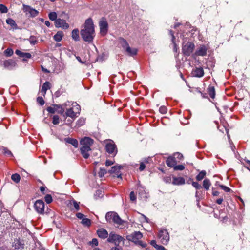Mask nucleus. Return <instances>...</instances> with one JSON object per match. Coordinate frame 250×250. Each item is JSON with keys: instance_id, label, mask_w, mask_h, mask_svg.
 I'll return each mask as SVG.
<instances>
[{"instance_id": "nucleus-1", "label": "nucleus", "mask_w": 250, "mask_h": 250, "mask_svg": "<svg viewBox=\"0 0 250 250\" xmlns=\"http://www.w3.org/2000/svg\"><path fill=\"white\" fill-rule=\"evenodd\" d=\"M82 39L87 42H91L95 36L94 25L92 20L90 18L87 19L83 25V28L80 32Z\"/></svg>"}, {"instance_id": "nucleus-2", "label": "nucleus", "mask_w": 250, "mask_h": 250, "mask_svg": "<svg viewBox=\"0 0 250 250\" xmlns=\"http://www.w3.org/2000/svg\"><path fill=\"white\" fill-rule=\"evenodd\" d=\"M143 237L142 233L140 231H135L130 235L126 236V239L130 241H132L136 245L141 246L143 248H145L146 246V244L143 243L141 241V238Z\"/></svg>"}, {"instance_id": "nucleus-3", "label": "nucleus", "mask_w": 250, "mask_h": 250, "mask_svg": "<svg viewBox=\"0 0 250 250\" xmlns=\"http://www.w3.org/2000/svg\"><path fill=\"white\" fill-rule=\"evenodd\" d=\"M124 241V239L122 236L116 234L114 232H111L107 239L108 242L113 243L116 246H119L120 243Z\"/></svg>"}, {"instance_id": "nucleus-4", "label": "nucleus", "mask_w": 250, "mask_h": 250, "mask_svg": "<svg viewBox=\"0 0 250 250\" xmlns=\"http://www.w3.org/2000/svg\"><path fill=\"white\" fill-rule=\"evenodd\" d=\"M195 48L193 43L191 42H183L182 46V52L185 56H189L193 52Z\"/></svg>"}, {"instance_id": "nucleus-5", "label": "nucleus", "mask_w": 250, "mask_h": 250, "mask_svg": "<svg viewBox=\"0 0 250 250\" xmlns=\"http://www.w3.org/2000/svg\"><path fill=\"white\" fill-rule=\"evenodd\" d=\"M105 149L109 154L115 156L117 153V148L114 141L111 140L107 141L105 145Z\"/></svg>"}, {"instance_id": "nucleus-6", "label": "nucleus", "mask_w": 250, "mask_h": 250, "mask_svg": "<svg viewBox=\"0 0 250 250\" xmlns=\"http://www.w3.org/2000/svg\"><path fill=\"white\" fill-rule=\"evenodd\" d=\"M158 237L163 244H167L169 240V234L166 229H162L159 231Z\"/></svg>"}, {"instance_id": "nucleus-7", "label": "nucleus", "mask_w": 250, "mask_h": 250, "mask_svg": "<svg viewBox=\"0 0 250 250\" xmlns=\"http://www.w3.org/2000/svg\"><path fill=\"white\" fill-rule=\"evenodd\" d=\"M100 33L102 35H105L108 31V23L105 19L102 18L99 22Z\"/></svg>"}, {"instance_id": "nucleus-8", "label": "nucleus", "mask_w": 250, "mask_h": 250, "mask_svg": "<svg viewBox=\"0 0 250 250\" xmlns=\"http://www.w3.org/2000/svg\"><path fill=\"white\" fill-rule=\"evenodd\" d=\"M34 208L38 213L40 214L43 213L44 211V203L43 201L41 200H37L34 204Z\"/></svg>"}, {"instance_id": "nucleus-9", "label": "nucleus", "mask_w": 250, "mask_h": 250, "mask_svg": "<svg viewBox=\"0 0 250 250\" xmlns=\"http://www.w3.org/2000/svg\"><path fill=\"white\" fill-rule=\"evenodd\" d=\"M55 25L57 28H62L64 29H68L69 27V24L64 20L57 19L55 21Z\"/></svg>"}, {"instance_id": "nucleus-10", "label": "nucleus", "mask_w": 250, "mask_h": 250, "mask_svg": "<svg viewBox=\"0 0 250 250\" xmlns=\"http://www.w3.org/2000/svg\"><path fill=\"white\" fill-rule=\"evenodd\" d=\"M23 10L25 12L30 14V16L32 17H36L39 14V12L37 10H35V9H33L30 6L26 5L24 4L23 5Z\"/></svg>"}, {"instance_id": "nucleus-11", "label": "nucleus", "mask_w": 250, "mask_h": 250, "mask_svg": "<svg viewBox=\"0 0 250 250\" xmlns=\"http://www.w3.org/2000/svg\"><path fill=\"white\" fill-rule=\"evenodd\" d=\"M193 76L198 78H201L204 75V71L202 67H195L193 69L191 72Z\"/></svg>"}, {"instance_id": "nucleus-12", "label": "nucleus", "mask_w": 250, "mask_h": 250, "mask_svg": "<svg viewBox=\"0 0 250 250\" xmlns=\"http://www.w3.org/2000/svg\"><path fill=\"white\" fill-rule=\"evenodd\" d=\"M91 150L90 147L88 146H82L80 148L81 154L85 159H87L89 156V152Z\"/></svg>"}, {"instance_id": "nucleus-13", "label": "nucleus", "mask_w": 250, "mask_h": 250, "mask_svg": "<svg viewBox=\"0 0 250 250\" xmlns=\"http://www.w3.org/2000/svg\"><path fill=\"white\" fill-rule=\"evenodd\" d=\"M93 143V140L88 137H85L80 141V144L82 146H88L89 147H90Z\"/></svg>"}, {"instance_id": "nucleus-14", "label": "nucleus", "mask_w": 250, "mask_h": 250, "mask_svg": "<svg viewBox=\"0 0 250 250\" xmlns=\"http://www.w3.org/2000/svg\"><path fill=\"white\" fill-rule=\"evenodd\" d=\"M3 65L5 68L11 70L16 66V62L11 59L5 60L3 62Z\"/></svg>"}, {"instance_id": "nucleus-15", "label": "nucleus", "mask_w": 250, "mask_h": 250, "mask_svg": "<svg viewBox=\"0 0 250 250\" xmlns=\"http://www.w3.org/2000/svg\"><path fill=\"white\" fill-rule=\"evenodd\" d=\"M98 236L102 239H105L108 237V232L104 229H100L97 231Z\"/></svg>"}, {"instance_id": "nucleus-16", "label": "nucleus", "mask_w": 250, "mask_h": 250, "mask_svg": "<svg viewBox=\"0 0 250 250\" xmlns=\"http://www.w3.org/2000/svg\"><path fill=\"white\" fill-rule=\"evenodd\" d=\"M177 163L175 158L173 157H169L166 160L167 165L170 167H173Z\"/></svg>"}, {"instance_id": "nucleus-17", "label": "nucleus", "mask_w": 250, "mask_h": 250, "mask_svg": "<svg viewBox=\"0 0 250 250\" xmlns=\"http://www.w3.org/2000/svg\"><path fill=\"white\" fill-rule=\"evenodd\" d=\"M207 51V47L203 45L200 47L199 49L196 51L195 55L196 56H204L206 55Z\"/></svg>"}, {"instance_id": "nucleus-18", "label": "nucleus", "mask_w": 250, "mask_h": 250, "mask_svg": "<svg viewBox=\"0 0 250 250\" xmlns=\"http://www.w3.org/2000/svg\"><path fill=\"white\" fill-rule=\"evenodd\" d=\"M15 53L20 57L24 58V59H23V61H25V58L29 59L31 58L32 56L31 54L29 53L22 52L21 51L19 50H16L15 51Z\"/></svg>"}, {"instance_id": "nucleus-19", "label": "nucleus", "mask_w": 250, "mask_h": 250, "mask_svg": "<svg viewBox=\"0 0 250 250\" xmlns=\"http://www.w3.org/2000/svg\"><path fill=\"white\" fill-rule=\"evenodd\" d=\"M113 223L119 225H122L125 222V221L123 220L118 215L117 213H116L114 217H113Z\"/></svg>"}, {"instance_id": "nucleus-20", "label": "nucleus", "mask_w": 250, "mask_h": 250, "mask_svg": "<svg viewBox=\"0 0 250 250\" xmlns=\"http://www.w3.org/2000/svg\"><path fill=\"white\" fill-rule=\"evenodd\" d=\"M125 52L128 55L133 56L137 54V50L135 48H131L129 46H128L125 49Z\"/></svg>"}, {"instance_id": "nucleus-21", "label": "nucleus", "mask_w": 250, "mask_h": 250, "mask_svg": "<svg viewBox=\"0 0 250 250\" xmlns=\"http://www.w3.org/2000/svg\"><path fill=\"white\" fill-rule=\"evenodd\" d=\"M185 181L183 177L173 178L172 183L174 185H183L185 184Z\"/></svg>"}, {"instance_id": "nucleus-22", "label": "nucleus", "mask_w": 250, "mask_h": 250, "mask_svg": "<svg viewBox=\"0 0 250 250\" xmlns=\"http://www.w3.org/2000/svg\"><path fill=\"white\" fill-rule=\"evenodd\" d=\"M116 214L115 212H108L106 214L105 219L108 222L111 223L113 221V217Z\"/></svg>"}, {"instance_id": "nucleus-23", "label": "nucleus", "mask_w": 250, "mask_h": 250, "mask_svg": "<svg viewBox=\"0 0 250 250\" xmlns=\"http://www.w3.org/2000/svg\"><path fill=\"white\" fill-rule=\"evenodd\" d=\"M65 114L66 116L71 117L73 119H75L77 116V113L74 112L72 108L67 109Z\"/></svg>"}, {"instance_id": "nucleus-24", "label": "nucleus", "mask_w": 250, "mask_h": 250, "mask_svg": "<svg viewBox=\"0 0 250 250\" xmlns=\"http://www.w3.org/2000/svg\"><path fill=\"white\" fill-rule=\"evenodd\" d=\"M64 34L62 31H59L57 32V33L54 36L53 39L56 42H60Z\"/></svg>"}, {"instance_id": "nucleus-25", "label": "nucleus", "mask_w": 250, "mask_h": 250, "mask_svg": "<svg viewBox=\"0 0 250 250\" xmlns=\"http://www.w3.org/2000/svg\"><path fill=\"white\" fill-rule=\"evenodd\" d=\"M65 141L73 145L75 147H77L78 146V142L76 139L67 138L65 139Z\"/></svg>"}, {"instance_id": "nucleus-26", "label": "nucleus", "mask_w": 250, "mask_h": 250, "mask_svg": "<svg viewBox=\"0 0 250 250\" xmlns=\"http://www.w3.org/2000/svg\"><path fill=\"white\" fill-rule=\"evenodd\" d=\"M72 37L75 41H78L80 40L79 31L78 29L73 30L72 32Z\"/></svg>"}, {"instance_id": "nucleus-27", "label": "nucleus", "mask_w": 250, "mask_h": 250, "mask_svg": "<svg viewBox=\"0 0 250 250\" xmlns=\"http://www.w3.org/2000/svg\"><path fill=\"white\" fill-rule=\"evenodd\" d=\"M50 88V83L48 82L44 83L42 87L41 92L42 95H44L46 94V91Z\"/></svg>"}, {"instance_id": "nucleus-28", "label": "nucleus", "mask_w": 250, "mask_h": 250, "mask_svg": "<svg viewBox=\"0 0 250 250\" xmlns=\"http://www.w3.org/2000/svg\"><path fill=\"white\" fill-rule=\"evenodd\" d=\"M122 168L121 165L113 166L111 169L109 170L110 173H119L120 169Z\"/></svg>"}, {"instance_id": "nucleus-29", "label": "nucleus", "mask_w": 250, "mask_h": 250, "mask_svg": "<svg viewBox=\"0 0 250 250\" xmlns=\"http://www.w3.org/2000/svg\"><path fill=\"white\" fill-rule=\"evenodd\" d=\"M208 93L212 99H214L215 96V91L214 87L213 86H209L208 88Z\"/></svg>"}, {"instance_id": "nucleus-30", "label": "nucleus", "mask_w": 250, "mask_h": 250, "mask_svg": "<svg viewBox=\"0 0 250 250\" xmlns=\"http://www.w3.org/2000/svg\"><path fill=\"white\" fill-rule=\"evenodd\" d=\"M119 42L122 47L125 50L128 46L129 44L127 43V41L123 38H120L119 39Z\"/></svg>"}, {"instance_id": "nucleus-31", "label": "nucleus", "mask_w": 250, "mask_h": 250, "mask_svg": "<svg viewBox=\"0 0 250 250\" xmlns=\"http://www.w3.org/2000/svg\"><path fill=\"white\" fill-rule=\"evenodd\" d=\"M6 22L7 24L10 25L12 27L16 29L17 28V25L15 22V21L11 18H8L6 20Z\"/></svg>"}, {"instance_id": "nucleus-32", "label": "nucleus", "mask_w": 250, "mask_h": 250, "mask_svg": "<svg viewBox=\"0 0 250 250\" xmlns=\"http://www.w3.org/2000/svg\"><path fill=\"white\" fill-rule=\"evenodd\" d=\"M57 105V104H53L51 106H49L46 108L47 111L52 114H54L55 112H57V107L55 106Z\"/></svg>"}, {"instance_id": "nucleus-33", "label": "nucleus", "mask_w": 250, "mask_h": 250, "mask_svg": "<svg viewBox=\"0 0 250 250\" xmlns=\"http://www.w3.org/2000/svg\"><path fill=\"white\" fill-rule=\"evenodd\" d=\"M211 183L210 180L208 179H206L203 181V187L206 190H208L209 189Z\"/></svg>"}, {"instance_id": "nucleus-34", "label": "nucleus", "mask_w": 250, "mask_h": 250, "mask_svg": "<svg viewBox=\"0 0 250 250\" xmlns=\"http://www.w3.org/2000/svg\"><path fill=\"white\" fill-rule=\"evenodd\" d=\"M206 175V172L205 170H202L201 171L197 176H196V180L197 181H201L204 179L205 176Z\"/></svg>"}, {"instance_id": "nucleus-35", "label": "nucleus", "mask_w": 250, "mask_h": 250, "mask_svg": "<svg viewBox=\"0 0 250 250\" xmlns=\"http://www.w3.org/2000/svg\"><path fill=\"white\" fill-rule=\"evenodd\" d=\"M12 180L14 181L15 183H17L20 182L21 179V177L19 174L17 173L14 174L11 176Z\"/></svg>"}, {"instance_id": "nucleus-36", "label": "nucleus", "mask_w": 250, "mask_h": 250, "mask_svg": "<svg viewBox=\"0 0 250 250\" xmlns=\"http://www.w3.org/2000/svg\"><path fill=\"white\" fill-rule=\"evenodd\" d=\"M48 17L50 20L55 21L57 17V13L55 12H51L49 14Z\"/></svg>"}, {"instance_id": "nucleus-37", "label": "nucleus", "mask_w": 250, "mask_h": 250, "mask_svg": "<svg viewBox=\"0 0 250 250\" xmlns=\"http://www.w3.org/2000/svg\"><path fill=\"white\" fill-rule=\"evenodd\" d=\"M56 107H57V112L62 115L64 113V108H63L62 107V105H60V104H57V105H56L55 106Z\"/></svg>"}, {"instance_id": "nucleus-38", "label": "nucleus", "mask_w": 250, "mask_h": 250, "mask_svg": "<svg viewBox=\"0 0 250 250\" xmlns=\"http://www.w3.org/2000/svg\"><path fill=\"white\" fill-rule=\"evenodd\" d=\"M28 40L29 41L30 44L33 45L37 42L36 37L34 36H30V38L28 39Z\"/></svg>"}, {"instance_id": "nucleus-39", "label": "nucleus", "mask_w": 250, "mask_h": 250, "mask_svg": "<svg viewBox=\"0 0 250 250\" xmlns=\"http://www.w3.org/2000/svg\"><path fill=\"white\" fill-rule=\"evenodd\" d=\"M4 53L6 56L10 57L13 55V51L11 48H7L4 51Z\"/></svg>"}, {"instance_id": "nucleus-40", "label": "nucleus", "mask_w": 250, "mask_h": 250, "mask_svg": "<svg viewBox=\"0 0 250 250\" xmlns=\"http://www.w3.org/2000/svg\"><path fill=\"white\" fill-rule=\"evenodd\" d=\"M82 223L86 226H89L91 224V222L90 219L84 218L82 221Z\"/></svg>"}, {"instance_id": "nucleus-41", "label": "nucleus", "mask_w": 250, "mask_h": 250, "mask_svg": "<svg viewBox=\"0 0 250 250\" xmlns=\"http://www.w3.org/2000/svg\"><path fill=\"white\" fill-rule=\"evenodd\" d=\"M0 11L2 13H6L8 12V9L4 5L0 4Z\"/></svg>"}, {"instance_id": "nucleus-42", "label": "nucleus", "mask_w": 250, "mask_h": 250, "mask_svg": "<svg viewBox=\"0 0 250 250\" xmlns=\"http://www.w3.org/2000/svg\"><path fill=\"white\" fill-rule=\"evenodd\" d=\"M174 169L175 170H183L185 169V167L184 165H176L174 166Z\"/></svg>"}, {"instance_id": "nucleus-43", "label": "nucleus", "mask_w": 250, "mask_h": 250, "mask_svg": "<svg viewBox=\"0 0 250 250\" xmlns=\"http://www.w3.org/2000/svg\"><path fill=\"white\" fill-rule=\"evenodd\" d=\"M44 200L47 204H49L52 201V196L50 194H47L44 197Z\"/></svg>"}, {"instance_id": "nucleus-44", "label": "nucleus", "mask_w": 250, "mask_h": 250, "mask_svg": "<svg viewBox=\"0 0 250 250\" xmlns=\"http://www.w3.org/2000/svg\"><path fill=\"white\" fill-rule=\"evenodd\" d=\"M85 124V119L84 118H80L77 123V125L78 126H81Z\"/></svg>"}, {"instance_id": "nucleus-45", "label": "nucleus", "mask_w": 250, "mask_h": 250, "mask_svg": "<svg viewBox=\"0 0 250 250\" xmlns=\"http://www.w3.org/2000/svg\"><path fill=\"white\" fill-rule=\"evenodd\" d=\"M52 123L54 125H58L59 123V118L57 115L53 117Z\"/></svg>"}, {"instance_id": "nucleus-46", "label": "nucleus", "mask_w": 250, "mask_h": 250, "mask_svg": "<svg viewBox=\"0 0 250 250\" xmlns=\"http://www.w3.org/2000/svg\"><path fill=\"white\" fill-rule=\"evenodd\" d=\"M173 157L175 158V160H176V159H178V160H181L183 159V156L181 153L177 152L174 154Z\"/></svg>"}, {"instance_id": "nucleus-47", "label": "nucleus", "mask_w": 250, "mask_h": 250, "mask_svg": "<svg viewBox=\"0 0 250 250\" xmlns=\"http://www.w3.org/2000/svg\"><path fill=\"white\" fill-rule=\"evenodd\" d=\"M159 111L162 114H166L167 112V108L165 106H162L159 108Z\"/></svg>"}, {"instance_id": "nucleus-48", "label": "nucleus", "mask_w": 250, "mask_h": 250, "mask_svg": "<svg viewBox=\"0 0 250 250\" xmlns=\"http://www.w3.org/2000/svg\"><path fill=\"white\" fill-rule=\"evenodd\" d=\"M192 185L196 189H199L202 188V187L200 185L198 184V182H192Z\"/></svg>"}, {"instance_id": "nucleus-49", "label": "nucleus", "mask_w": 250, "mask_h": 250, "mask_svg": "<svg viewBox=\"0 0 250 250\" xmlns=\"http://www.w3.org/2000/svg\"><path fill=\"white\" fill-rule=\"evenodd\" d=\"M37 101L41 105H43L44 104V101L42 97H38Z\"/></svg>"}, {"instance_id": "nucleus-50", "label": "nucleus", "mask_w": 250, "mask_h": 250, "mask_svg": "<svg viewBox=\"0 0 250 250\" xmlns=\"http://www.w3.org/2000/svg\"><path fill=\"white\" fill-rule=\"evenodd\" d=\"M73 204L74 208H75L76 211H78L80 209L79 203H78L76 201L73 200Z\"/></svg>"}, {"instance_id": "nucleus-51", "label": "nucleus", "mask_w": 250, "mask_h": 250, "mask_svg": "<svg viewBox=\"0 0 250 250\" xmlns=\"http://www.w3.org/2000/svg\"><path fill=\"white\" fill-rule=\"evenodd\" d=\"M130 199L132 201H135L136 200V196L133 191H131L129 194Z\"/></svg>"}, {"instance_id": "nucleus-52", "label": "nucleus", "mask_w": 250, "mask_h": 250, "mask_svg": "<svg viewBox=\"0 0 250 250\" xmlns=\"http://www.w3.org/2000/svg\"><path fill=\"white\" fill-rule=\"evenodd\" d=\"M106 173V171L104 169L100 168V171L99 172V176L101 177L104 176Z\"/></svg>"}, {"instance_id": "nucleus-53", "label": "nucleus", "mask_w": 250, "mask_h": 250, "mask_svg": "<svg viewBox=\"0 0 250 250\" xmlns=\"http://www.w3.org/2000/svg\"><path fill=\"white\" fill-rule=\"evenodd\" d=\"M219 187L226 192H229L231 189L226 186L220 185Z\"/></svg>"}, {"instance_id": "nucleus-54", "label": "nucleus", "mask_w": 250, "mask_h": 250, "mask_svg": "<svg viewBox=\"0 0 250 250\" xmlns=\"http://www.w3.org/2000/svg\"><path fill=\"white\" fill-rule=\"evenodd\" d=\"M89 243L91 245H94V246H97L98 245V241L97 239L93 238L92 241L89 242Z\"/></svg>"}, {"instance_id": "nucleus-55", "label": "nucleus", "mask_w": 250, "mask_h": 250, "mask_svg": "<svg viewBox=\"0 0 250 250\" xmlns=\"http://www.w3.org/2000/svg\"><path fill=\"white\" fill-rule=\"evenodd\" d=\"M76 216L78 218L83 220L84 218V215L81 213H77L76 214Z\"/></svg>"}, {"instance_id": "nucleus-56", "label": "nucleus", "mask_w": 250, "mask_h": 250, "mask_svg": "<svg viewBox=\"0 0 250 250\" xmlns=\"http://www.w3.org/2000/svg\"><path fill=\"white\" fill-rule=\"evenodd\" d=\"M146 167V166L144 164V163L142 162L140 163V167H139V170L140 171H143V170H144V169Z\"/></svg>"}, {"instance_id": "nucleus-57", "label": "nucleus", "mask_w": 250, "mask_h": 250, "mask_svg": "<svg viewBox=\"0 0 250 250\" xmlns=\"http://www.w3.org/2000/svg\"><path fill=\"white\" fill-rule=\"evenodd\" d=\"M155 248L157 250H166L164 246L159 245H156V247H155Z\"/></svg>"}, {"instance_id": "nucleus-58", "label": "nucleus", "mask_w": 250, "mask_h": 250, "mask_svg": "<svg viewBox=\"0 0 250 250\" xmlns=\"http://www.w3.org/2000/svg\"><path fill=\"white\" fill-rule=\"evenodd\" d=\"M172 43L173 44V51L175 52H177V49H178L177 44H176V43L175 42V41H172Z\"/></svg>"}, {"instance_id": "nucleus-59", "label": "nucleus", "mask_w": 250, "mask_h": 250, "mask_svg": "<svg viewBox=\"0 0 250 250\" xmlns=\"http://www.w3.org/2000/svg\"><path fill=\"white\" fill-rule=\"evenodd\" d=\"M113 164V162L110 160H106L105 162V165L106 166H111Z\"/></svg>"}, {"instance_id": "nucleus-60", "label": "nucleus", "mask_w": 250, "mask_h": 250, "mask_svg": "<svg viewBox=\"0 0 250 250\" xmlns=\"http://www.w3.org/2000/svg\"><path fill=\"white\" fill-rule=\"evenodd\" d=\"M111 250H122V248L119 246H116L112 247L111 249Z\"/></svg>"}, {"instance_id": "nucleus-61", "label": "nucleus", "mask_w": 250, "mask_h": 250, "mask_svg": "<svg viewBox=\"0 0 250 250\" xmlns=\"http://www.w3.org/2000/svg\"><path fill=\"white\" fill-rule=\"evenodd\" d=\"M150 244L155 248L156 247V245H157L155 240H151L150 242Z\"/></svg>"}, {"instance_id": "nucleus-62", "label": "nucleus", "mask_w": 250, "mask_h": 250, "mask_svg": "<svg viewBox=\"0 0 250 250\" xmlns=\"http://www.w3.org/2000/svg\"><path fill=\"white\" fill-rule=\"evenodd\" d=\"M4 151L5 154H6L7 155H12V153L10 150L7 149H4Z\"/></svg>"}, {"instance_id": "nucleus-63", "label": "nucleus", "mask_w": 250, "mask_h": 250, "mask_svg": "<svg viewBox=\"0 0 250 250\" xmlns=\"http://www.w3.org/2000/svg\"><path fill=\"white\" fill-rule=\"evenodd\" d=\"M169 33L171 35V37H172V41H173L175 40V37L174 36V33L173 32V31L172 30H170L169 31Z\"/></svg>"}, {"instance_id": "nucleus-64", "label": "nucleus", "mask_w": 250, "mask_h": 250, "mask_svg": "<svg viewBox=\"0 0 250 250\" xmlns=\"http://www.w3.org/2000/svg\"><path fill=\"white\" fill-rule=\"evenodd\" d=\"M223 200V199L220 198L216 200V203H217L218 204H219V205H220V204H222Z\"/></svg>"}]
</instances>
